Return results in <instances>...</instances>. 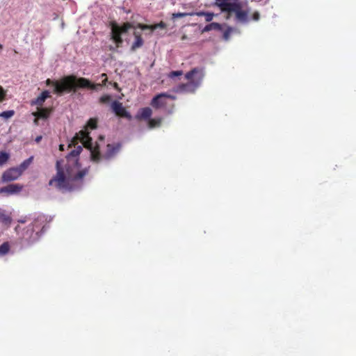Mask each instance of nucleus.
I'll list each match as a JSON object with an SVG mask.
<instances>
[{
	"instance_id": "obj_1",
	"label": "nucleus",
	"mask_w": 356,
	"mask_h": 356,
	"mask_svg": "<svg viewBox=\"0 0 356 356\" xmlns=\"http://www.w3.org/2000/svg\"><path fill=\"white\" fill-rule=\"evenodd\" d=\"M110 26L111 29V39L115 43L117 47H121L123 43L122 35L126 33L129 29H134L133 35L134 37V42L132 43L131 50L135 51L136 49L140 48L144 44V40L142 38V34L140 31H136V29H139L142 31L149 30L148 35H151L152 32L157 29H165L167 25L163 21L159 23L154 24H144L138 23L136 25L131 22H124L120 26L116 22L112 21L110 22Z\"/></svg>"
},
{
	"instance_id": "obj_2",
	"label": "nucleus",
	"mask_w": 356,
	"mask_h": 356,
	"mask_svg": "<svg viewBox=\"0 0 356 356\" xmlns=\"http://www.w3.org/2000/svg\"><path fill=\"white\" fill-rule=\"evenodd\" d=\"M56 168V174L49 180V185L63 193L73 191L74 182L81 181L88 172L87 168L78 170L65 163L64 160L57 161Z\"/></svg>"
},
{
	"instance_id": "obj_3",
	"label": "nucleus",
	"mask_w": 356,
	"mask_h": 356,
	"mask_svg": "<svg viewBox=\"0 0 356 356\" xmlns=\"http://www.w3.org/2000/svg\"><path fill=\"white\" fill-rule=\"evenodd\" d=\"M107 76L102 81V83H93L89 79L83 77H76L75 75L65 76L60 80H51L47 79L45 83L47 86H54L53 92L58 95H62L65 92H76L77 89L87 88L97 90L99 87L106 84Z\"/></svg>"
},
{
	"instance_id": "obj_4",
	"label": "nucleus",
	"mask_w": 356,
	"mask_h": 356,
	"mask_svg": "<svg viewBox=\"0 0 356 356\" xmlns=\"http://www.w3.org/2000/svg\"><path fill=\"white\" fill-rule=\"evenodd\" d=\"M97 127V120L95 118H90L85 127L84 130H81L79 133L73 137L72 143L74 144L79 143V142L90 152L91 159L93 161H98L100 159V151L98 145H92V138L89 135L87 129H95Z\"/></svg>"
},
{
	"instance_id": "obj_5",
	"label": "nucleus",
	"mask_w": 356,
	"mask_h": 356,
	"mask_svg": "<svg viewBox=\"0 0 356 356\" xmlns=\"http://www.w3.org/2000/svg\"><path fill=\"white\" fill-rule=\"evenodd\" d=\"M214 4L222 12L227 13V19L234 13L237 22L241 23L248 22V12L242 9V3L240 0H215Z\"/></svg>"
},
{
	"instance_id": "obj_6",
	"label": "nucleus",
	"mask_w": 356,
	"mask_h": 356,
	"mask_svg": "<svg viewBox=\"0 0 356 356\" xmlns=\"http://www.w3.org/2000/svg\"><path fill=\"white\" fill-rule=\"evenodd\" d=\"M204 74L202 69L195 67L185 74V78L188 81L186 83H180L175 89L176 92L193 93L200 87Z\"/></svg>"
},
{
	"instance_id": "obj_7",
	"label": "nucleus",
	"mask_w": 356,
	"mask_h": 356,
	"mask_svg": "<svg viewBox=\"0 0 356 356\" xmlns=\"http://www.w3.org/2000/svg\"><path fill=\"white\" fill-rule=\"evenodd\" d=\"M78 143L74 144L72 142L70 143L69 147L74 146V149L70 152V153L65 157V163L68 165L75 168L78 170L80 168V164L79 163V156L81 152L83 147L81 145H78L76 147V145Z\"/></svg>"
},
{
	"instance_id": "obj_8",
	"label": "nucleus",
	"mask_w": 356,
	"mask_h": 356,
	"mask_svg": "<svg viewBox=\"0 0 356 356\" xmlns=\"http://www.w3.org/2000/svg\"><path fill=\"white\" fill-rule=\"evenodd\" d=\"M19 226L16 227L15 230L20 236V238L26 242L27 243H32L37 241L40 237L38 234L33 230V227L28 225L22 229V232H19Z\"/></svg>"
},
{
	"instance_id": "obj_9",
	"label": "nucleus",
	"mask_w": 356,
	"mask_h": 356,
	"mask_svg": "<svg viewBox=\"0 0 356 356\" xmlns=\"http://www.w3.org/2000/svg\"><path fill=\"white\" fill-rule=\"evenodd\" d=\"M175 99V97L166 92L156 95L151 101L150 105L155 109L164 108L167 105V99Z\"/></svg>"
},
{
	"instance_id": "obj_10",
	"label": "nucleus",
	"mask_w": 356,
	"mask_h": 356,
	"mask_svg": "<svg viewBox=\"0 0 356 356\" xmlns=\"http://www.w3.org/2000/svg\"><path fill=\"white\" fill-rule=\"evenodd\" d=\"M112 111L118 117L131 120L132 118L130 113L123 106L122 103L115 100L111 104Z\"/></svg>"
},
{
	"instance_id": "obj_11",
	"label": "nucleus",
	"mask_w": 356,
	"mask_h": 356,
	"mask_svg": "<svg viewBox=\"0 0 356 356\" xmlns=\"http://www.w3.org/2000/svg\"><path fill=\"white\" fill-rule=\"evenodd\" d=\"M47 223V217L43 214H38L35 218H34L32 223L29 225L33 227V230L40 236V234L43 232Z\"/></svg>"
},
{
	"instance_id": "obj_12",
	"label": "nucleus",
	"mask_w": 356,
	"mask_h": 356,
	"mask_svg": "<svg viewBox=\"0 0 356 356\" xmlns=\"http://www.w3.org/2000/svg\"><path fill=\"white\" fill-rule=\"evenodd\" d=\"M22 175L21 170L17 168H12L6 170L2 176L3 182H10L17 179Z\"/></svg>"
},
{
	"instance_id": "obj_13",
	"label": "nucleus",
	"mask_w": 356,
	"mask_h": 356,
	"mask_svg": "<svg viewBox=\"0 0 356 356\" xmlns=\"http://www.w3.org/2000/svg\"><path fill=\"white\" fill-rule=\"evenodd\" d=\"M24 188L20 184H10L0 188V193H5L7 195H16L19 193Z\"/></svg>"
},
{
	"instance_id": "obj_14",
	"label": "nucleus",
	"mask_w": 356,
	"mask_h": 356,
	"mask_svg": "<svg viewBox=\"0 0 356 356\" xmlns=\"http://www.w3.org/2000/svg\"><path fill=\"white\" fill-rule=\"evenodd\" d=\"M120 147L121 145L120 144H108L106 146V152L102 156L100 154V158L102 157L103 159L106 160H109L113 158L119 152ZM99 161L100 160H99L97 162H99Z\"/></svg>"
},
{
	"instance_id": "obj_15",
	"label": "nucleus",
	"mask_w": 356,
	"mask_h": 356,
	"mask_svg": "<svg viewBox=\"0 0 356 356\" xmlns=\"http://www.w3.org/2000/svg\"><path fill=\"white\" fill-rule=\"evenodd\" d=\"M50 97V92L49 90H44L37 98L32 99L30 104L31 106H37L38 108H42L45 100Z\"/></svg>"
},
{
	"instance_id": "obj_16",
	"label": "nucleus",
	"mask_w": 356,
	"mask_h": 356,
	"mask_svg": "<svg viewBox=\"0 0 356 356\" xmlns=\"http://www.w3.org/2000/svg\"><path fill=\"white\" fill-rule=\"evenodd\" d=\"M53 112V108H38V111L35 112H33L32 115L34 117H37L38 118L47 120L49 118L51 113Z\"/></svg>"
},
{
	"instance_id": "obj_17",
	"label": "nucleus",
	"mask_w": 356,
	"mask_h": 356,
	"mask_svg": "<svg viewBox=\"0 0 356 356\" xmlns=\"http://www.w3.org/2000/svg\"><path fill=\"white\" fill-rule=\"evenodd\" d=\"M152 114V109L149 107H145L138 111L135 118L137 120H146L150 118Z\"/></svg>"
},
{
	"instance_id": "obj_18",
	"label": "nucleus",
	"mask_w": 356,
	"mask_h": 356,
	"mask_svg": "<svg viewBox=\"0 0 356 356\" xmlns=\"http://www.w3.org/2000/svg\"><path fill=\"white\" fill-rule=\"evenodd\" d=\"M161 121H162V119L161 118H149L148 120V127L149 129L159 127L161 124Z\"/></svg>"
},
{
	"instance_id": "obj_19",
	"label": "nucleus",
	"mask_w": 356,
	"mask_h": 356,
	"mask_svg": "<svg viewBox=\"0 0 356 356\" xmlns=\"http://www.w3.org/2000/svg\"><path fill=\"white\" fill-rule=\"evenodd\" d=\"M211 30H221V26L220 24L217 22H212L211 24H207L203 29V32H208Z\"/></svg>"
},
{
	"instance_id": "obj_20",
	"label": "nucleus",
	"mask_w": 356,
	"mask_h": 356,
	"mask_svg": "<svg viewBox=\"0 0 356 356\" xmlns=\"http://www.w3.org/2000/svg\"><path fill=\"white\" fill-rule=\"evenodd\" d=\"M0 221L4 225H9L12 222L11 217L0 210Z\"/></svg>"
},
{
	"instance_id": "obj_21",
	"label": "nucleus",
	"mask_w": 356,
	"mask_h": 356,
	"mask_svg": "<svg viewBox=\"0 0 356 356\" xmlns=\"http://www.w3.org/2000/svg\"><path fill=\"white\" fill-rule=\"evenodd\" d=\"M33 160V156H31L29 159L24 160L20 165L17 168L18 169L21 170V173L22 174V172L25 170L32 163Z\"/></svg>"
},
{
	"instance_id": "obj_22",
	"label": "nucleus",
	"mask_w": 356,
	"mask_h": 356,
	"mask_svg": "<svg viewBox=\"0 0 356 356\" xmlns=\"http://www.w3.org/2000/svg\"><path fill=\"white\" fill-rule=\"evenodd\" d=\"M10 245L8 242H5L0 245V255H4L8 252Z\"/></svg>"
},
{
	"instance_id": "obj_23",
	"label": "nucleus",
	"mask_w": 356,
	"mask_h": 356,
	"mask_svg": "<svg viewBox=\"0 0 356 356\" xmlns=\"http://www.w3.org/2000/svg\"><path fill=\"white\" fill-rule=\"evenodd\" d=\"M9 154L5 152H0V166L5 164L9 159Z\"/></svg>"
},
{
	"instance_id": "obj_24",
	"label": "nucleus",
	"mask_w": 356,
	"mask_h": 356,
	"mask_svg": "<svg viewBox=\"0 0 356 356\" xmlns=\"http://www.w3.org/2000/svg\"><path fill=\"white\" fill-rule=\"evenodd\" d=\"M198 16H205L206 22H211L214 16L212 13L200 12L197 14Z\"/></svg>"
},
{
	"instance_id": "obj_25",
	"label": "nucleus",
	"mask_w": 356,
	"mask_h": 356,
	"mask_svg": "<svg viewBox=\"0 0 356 356\" xmlns=\"http://www.w3.org/2000/svg\"><path fill=\"white\" fill-rule=\"evenodd\" d=\"M111 101V96L109 95H102L99 99V103L103 104H108V103H110Z\"/></svg>"
},
{
	"instance_id": "obj_26",
	"label": "nucleus",
	"mask_w": 356,
	"mask_h": 356,
	"mask_svg": "<svg viewBox=\"0 0 356 356\" xmlns=\"http://www.w3.org/2000/svg\"><path fill=\"white\" fill-rule=\"evenodd\" d=\"M15 114V111L13 110L3 111L0 113V117H3L6 119L10 118L13 117Z\"/></svg>"
},
{
	"instance_id": "obj_27",
	"label": "nucleus",
	"mask_w": 356,
	"mask_h": 356,
	"mask_svg": "<svg viewBox=\"0 0 356 356\" xmlns=\"http://www.w3.org/2000/svg\"><path fill=\"white\" fill-rule=\"evenodd\" d=\"M182 74H183V71L182 70H177V71H172V72H170L168 74V76L169 78L173 79L175 76H181Z\"/></svg>"
},
{
	"instance_id": "obj_28",
	"label": "nucleus",
	"mask_w": 356,
	"mask_h": 356,
	"mask_svg": "<svg viewBox=\"0 0 356 356\" xmlns=\"http://www.w3.org/2000/svg\"><path fill=\"white\" fill-rule=\"evenodd\" d=\"M6 95V90H4L3 88L0 86V102H3L5 99Z\"/></svg>"
},
{
	"instance_id": "obj_29",
	"label": "nucleus",
	"mask_w": 356,
	"mask_h": 356,
	"mask_svg": "<svg viewBox=\"0 0 356 356\" xmlns=\"http://www.w3.org/2000/svg\"><path fill=\"white\" fill-rule=\"evenodd\" d=\"M186 15H187V14L185 13H178L173 14V17H175V18L182 17Z\"/></svg>"
},
{
	"instance_id": "obj_30",
	"label": "nucleus",
	"mask_w": 356,
	"mask_h": 356,
	"mask_svg": "<svg viewBox=\"0 0 356 356\" xmlns=\"http://www.w3.org/2000/svg\"><path fill=\"white\" fill-rule=\"evenodd\" d=\"M259 17H260V15H259V13L256 11L253 13L252 15V19L255 21H257L259 19Z\"/></svg>"
},
{
	"instance_id": "obj_31",
	"label": "nucleus",
	"mask_w": 356,
	"mask_h": 356,
	"mask_svg": "<svg viewBox=\"0 0 356 356\" xmlns=\"http://www.w3.org/2000/svg\"><path fill=\"white\" fill-rule=\"evenodd\" d=\"M42 138V136H38L35 139V141L37 143H39L41 140Z\"/></svg>"
},
{
	"instance_id": "obj_32",
	"label": "nucleus",
	"mask_w": 356,
	"mask_h": 356,
	"mask_svg": "<svg viewBox=\"0 0 356 356\" xmlns=\"http://www.w3.org/2000/svg\"><path fill=\"white\" fill-rule=\"evenodd\" d=\"M223 37L225 40H227L229 37V33L228 31H225L223 34Z\"/></svg>"
},
{
	"instance_id": "obj_33",
	"label": "nucleus",
	"mask_w": 356,
	"mask_h": 356,
	"mask_svg": "<svg viewBox=\"0 0 356 356\" xmlns=\"http://www.w3.org/2000/svg\"><path fill=\"white\" fill-rule=\"evenodd\" d=\"M39 119L37 117H35V119L33 120V123L35 125L38 126L39 124Z\"/></svg>"
},
{
	"instance_id": "obj_34",
	"label": "nucleus",
	"mask_w": 356,
	"mask_h": 356,
	"mask_svg": "<svg viewBox=\"0 0 356 356\" xmlns=\"http://www.w3.org/2000/svg\"><path fill=\"white\" fill-rule=\"evenodd\" d=\"M64 147H65V145H62V144H61V145H59V149H60V151H63V150H64Z\"/></svg>"
},
{
	"instance_id": "obj_35",
	"label": "nucleus",
	"mask_w": 356,
	"mask_h": 356,
	"mask_svg": "<svg viewBox=\"0 0 356 356\" xmlns=\"http://www.w3.org/2000/svg\"><path fill=\"white\" fill-rule=\"evenodd\" d=\"M101 76H102V78H104V79H105V78H106V76H107V75H106L105 73H103V74H102Z\"/></svg>"
},
{
	"instance_id": "obj_36",
	"label": "nucleus",
	"mask_w": 356,
	"mask_h": 356,
	"mask_svg": "<svg viewBox=\"0 0 356 356\" xmlns=\"http://www.w3.org/2000/svg\"><path fill=\"white\" fill-rule=\"evenodd\" d=\"M187 38V36L186 35H184L182 37H181V40H186Z\"/></svg>"
},
{
	"instance_id": "obj_37",
	"label": "nucleus",
	"mask_w": 356,
	"mask_h": 356,
	"mask_svg": "<svg viewBox=\"0 0 356 356\" xmlns=\"http://www.w3.org/2000/svg\"><path fill=\"white\" fill-rule=\"evenodd\" d=\"M3 48V46L0 44V49Z\"/></svg>"
}]
</instances>
